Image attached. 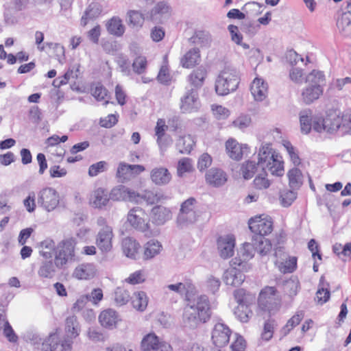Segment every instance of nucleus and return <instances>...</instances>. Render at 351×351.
I'll use <instances>...</instances> for the list:
<instances>
[{"label":"nucleus","instance_id":"nucleus-1","mask_svg":"<svg viewBox=\"0 0 351 351\" xmlns=\"http://www.w3.org/2000/svg\"><path fill=\"white\" fill-rule=\"evenodd\" d=\"M167 287L181 295L186 293L187 304L183 314L184 322L191 326H197L199 323H205L209 320L211 310L208 298L206 295H201L191 298L188 295L189 291L193 289L191 282L172 284L167 285Z\"/></svg>","mask_w":351,"mask_h":351},{"label":"nucleus","instance_id":"nucleus-2","mask_svg":"<svg viewBox=\"0 0 351 351\" xmlns=\"http://www.w3.org/2000/svg\"><path fill=\"white\" fill-rule=\"evenodd\" d=\"M249 228L254 234L253 240L258 245L259 254L262 256L267 255L271 250L270 241L265 236L270 234L273 230V224L271 219L256 217L249 220Z\"/></svg>","mask_w":351,"mask_h":351},{"label":"nucleus","instance_id":"nucleus-3","mask_svg":"<svg viewBox=\"0 0 351 351\" xmlns=\"http://www.w3.org/2000/svg\"><path fill=\"white\" fill-rule=\"evenodd\" d=\"M79 335L77 330H56L42 343L43 351H71L73 339Z\"/></svg>","mask_w":351,"mask_h":351},{"label":"nucleus","instance_id":"nucleus-4","mask_svg":"<svg viewBox=\"0 0 351 351\" xmlns=\"http://www.w3.org/2000/svg\"><path fill=\"white\" fill-rule=\"evenodd\" d=\"M282 157L271 148L269 143L262 145L258 153V166L263 169L267 168L271 173L276 176L284 174L283 161Z\"/></svg>","mask_w":351,"mask_h":351},{"label":"nucleus","instance_id":"nucleus-5","mask_svg":"<svg viewBox=\"0 0 351 351\" xmlns=\"http://www.w3.org/2000/svg\"><path fill=\"white\" fill-rule=\"evenodd\" d=\"M239 84L238 71L231 66H226L221 71L215 82V91L219 95H226L236 90Z\"/></svg>","mask_w":351,"mask_h":351},{"label":"nucleus","instance_id":"nucleus-6","mask_svg":"<svg viewBox=\"0 0 351 351\" xmlns=\"http://www.w3.org/2000/svg\"><path fill=\"white\" fill-rule=\"evenodd\" d=\"M76 242L73 238L60 241L56 247L55 265L62 269L66 263L74 261L75 246Z\"/></svg>","mask_w":351,"mask_h":351},{"label":"nucleus","instance_id":"nucleus-7","mask_svg":"<svg viewBox=\"0 0 351 351\" xmlns=\"http://www.w3.org/2000/svg\"><path fill=\"white\" fill-rule=\"evenodd\" d=\"M37 202L43 209L51 212L59 205V193L52 187H45L38 193Z\"/></svg>","mask_w":351,"mask_h":351},{"label":"nucleus","instance_id":"nucleus-8","mask_svg":"<svg viewBox=\"0 0 351 351\" xmlns=\"http://www.w3.org/2000/svg\"><path fill=\"white\" fill-rule=\"evenodd\" d=\"M127 221L135 230L141 232H150V225L147 215L142 208L136 206L130 209L127 215Z\"/></svg>","mask_w":351,"mask_h":351},{"label":"nucleus","instance_id":"nucleus-9","mask_svg":"<svg viewBox=\"0 0 351 351\" xmlns=\"http://www.w3.org/2000/svg\"><path fill=\"white\" fill-rule=\"evenodd\" d=\"M197 203L194 197H189L182 204L177 221L180 226L191 224L197 221V215L195 211V205Z\"/></svg>","mask_w":351,"mask_h":351},{"label":"nucleus","instance_id":"nucleus-10","mask_svg":"<svg viewBox=\"0 0 351 351\" xmlns=\"http://www.w3.org/2000/svg\"><path fill=\"white\" fill-rule=\"evenodd\" d=\"M113 237L112 228L109 226H105L98 232L96 237V245L103 253L111 251Z\"/></svg>","mask_w":351,"mask_h":351},{"label":"nucleus","instance_id":"nucleus-11","mask_svg":"<svg viewBox=\"0 0 351 351\" xmlns=\"http://www.w3.org/2000/svg\"><path fill=\"white\" fill-rule=\"evenodd\" d=\"M145 171V167L141 165H129L121 162L117 170V177L122 182L130 180L136 175Z\"/></svg>","mask_w":351,"mask_h":351},{"label":"nucleus","instance_id":"nucleus-12","mask_svg":"<svg viewBox=\"0 0 351 351\" xmlns=\"http://www.w3.org/2000/svg\"><path fill=\"white\" fill-rule=\"evenodd\" d=\"M276 289L274 287H267L263 289L258 297V305L265 311L270 312L277 305L276 301Z\"/></svg>","mask_w":351,"mask_h":351},{"label":"nucleus","instance_id":"nucleus-13","mask_svg":"<svg viewBox=\"0 0 351 351\" xmlns=\"http://www.w3.org/2000/svg\"><path fill=\"white\" fill-rule=\"evenodd\" d=\"M138 193L130 189L123 185H119L113 188L110 193V198L113 201H129L138 203L137 199Z\"/></svg>","mask_w":351,"mask_h":351},{"label":"nucleus","instance_id":"nucleus-14","mask_svg":"<svg viewBox=\"0 0 351 351\" xmlns=\"http://www.w3.org/2000/svg\"><path fill=\"white\" fill-rule=\"evenodd\" d=\"M181 102L180 108L182 112L188 113L196 111L199 108L197 90L195 88L189 89Z\"/></svg>","mask_w":351,"mask_h":351},{"label":"nucleus","instance_id":"nucleus-15","mask_svg":"<svg viewBox=\"0 0 351 351\" xmlns=\"http://www.w3.org/2000/svg\"><path fill=\"white\" fill-rule=\"evenodd\" d=\"M254 243L255 241H254L252 237V243L246 242L243 243V247L238 252L240 256L239 258H235L232 260V265H241L243 262H245L252 258L256 252L259 254V250L257 248L258 245Z\"/></svg>","mask_w":351,"mask_h":351},{"label":"nucleus","instance_id":"nucleus-16","mask_svg":"<svg viewBox=\"0 0 351 351\" xmlns=\"http://www.w3.org/2000/svg\"><path fill=\"white\" fill-rule=\"evenodd\" d=\"M235 239L233 236L221 237L217 240V248L219 255L223 259L228 258L234 254Z\"/></svg>","mask_w":351,"mask_h":351},{"label":"nucleus","instance_id":"nucleus-17","mask_svg":"<svg viewBox=\"0 0 351 351\" xmlns=\"http://www.w3.org/2000/svg\"><path fill=\"white\" fill-rule=\"evenodd\" d=\"M207 184L214 187H219L227 181L226 173L221 169L213 167L205 175Z\"/></svg>","mask_w":351,"mask_h":351},{"label":"nucleus","instance_id":"nucleus-18","mask_svg":"<svg viewBox=\"0 0 351 351\" xmlns=\"http://www.w3.org/2000/svg\"><path fill=\"white\" fill-rule=\"evenodd\" d=\"M226 149L230 158L235 160H239L248 149L246 144H239L236 140L230 138L226 143Z\"/></svg>","mask_w":351,"mask_h":351},{"label":"nucleus","instance_id":"nucleus-19","mask_svg":"<svg viewBox=\"0 0 351 351\" xmlns=\"http://www.w3.org/2000/svg\"><path fill=\"white\" fill-rule=\"evenodd\" d=\"M172 215L169 209L162 206H154L151 211V219L153 223L162 226L171 219Z\"/></svg>","mask_w":351,"mask_h":351},{"label":"nucleus","instance_id":"nucleus-20","mask_svg":"<svg viewBox=\"0 0 351 351\" xmlns=\"http://www.w3.org/2000/svg\"><path fill=\"white\" fill-rule=\"evenodd\" d=\"M267 84L261 78L256 77L250 87L251 93L256 101H263L267 95Z\"/></svg>","mask_w":351,"mask_h":351},{"label":"nucleus","instance_id":"nucleus-21","mask_svg":"<svg viewBox=\"0 0 351 351\" xmlns=\"http://www.w3.org/2000/svg\"><path fill=\"white\" fill-rule=\"evenodd\" d=\"M121 319L117 311L108 308L101 312L99 321L103 327H117V324Z\"/></svg>","mask_w":351,"mask_h":351},{"label":"nucleus","instance_id":"nucleus-22","mask_svg":"<svg viewBox=\"0 0 351 351\" xmlns=\"http://www.w3.org/2000/svg\"><path fill=\"white\" fill-rule=\"evenodd\" d=\"M244 274L235 267L227 269L223 274V280L228 285L239 287L245 280Z\"/></svg>","mask_w":351,"mask_h":351},{"label":"nucleus","instance_id":"nucleus-23","mask_svg":"<svg viewBox=\"0 0 351 351\" xmlns=\"http://www.w3.org/2000/svg\"><path fill=\"white\" fill-rule=\"evenodd\" d=\"M140 247V244L132 237L124 238L122 241L123 252L130 258H137Z\"/></svg>","mask_w":351,"mask_h":351},{"label":"nucleus","instance_id":"nucleus-24","mask_svg":"<svg viewBox=\"0 0 351 351\" xmlns=\"http://www.w3.org/2000/svg\"><path fill=\"white\" fill-rule=\"evenodd\" d=\"M170 14L171 8L168 3L165 1H160L152 9L150 18L154 22H161V18L169 17Z\"/></svg>","mask_w":351,"mask_h":351},{"label":"nucleus","instance_id":"nucleus-25","mask_svg":"<svg viewBox=\"0 0 351 351\" xmlns=\"http://www.w3.org/2000/svg\"><path fill=\"white\" fill-rule=\"evenodd\" d=\"M152 181L156 185H165L168 184L171 175L169 170L165 167H157L152 170L150 173Z\"/></svg>","mask_w":351,"mask_h":351},{"label":"nucleus","instance_id":"nucleus-26","mask_svg":"<svg viewBox=\"0 0 351 351\" xmlns=\"http://www.w3.org/2000/svg\"><path fill=\"white\" fill-rule=\"evenodd\" d=\"M322 93V87L308 85L302 91V99L306 104H310L317 99Z\"/></svg>","mask_w":351,"mask_h":351},{"label":"nucleus","instance_id":"nucleus-27","mask_svg":"<svg viewBox=\"0 0 351 351\" xmlns=\"http://www.w3.org/2000/svg\"><path fill=\"white\" fill-rule=\"evenodd\" d=\"M200 60V51L198 48H193L189 50L182 58L180 63L184 68H191L198 64Z\"/></svg>","mask_w":351,"mask_h":351},{"label":"nucleus","instance_id":"nucleus-28","mask_svg":"<svg viewBox=\"0 0 351 351\" xmlns=\"http://www.w3.org/2000/svg\"><path fill=\"white\" fill-rule=\"evenodd\" d=\"M325 132L333 134L341 126V117L336 113H330L323 119Z\"/></svg>","mask_w":351,"mask_h":351},{"label":"nucleus","instance_id":"nucleus-29","mask_svg":"<svg viewBox=\"0 0 351 351\" xmlns=\"http://www.w3.org/2000/svg\"><path fill=\"white\" fill-rule=\"evenodd\" d=\"M189 41L193 44L198 45L201 47H209L213 39L210 34L208 31L197 30L195 31L194 34L189 38Z\"/></svg>","mask_w":351,"mask_h":351},{"label":"nucleus","instance_id":"nucleus-30","mask_svg":"<svg viewBox=\"0 0 351 351\" xmlns=\"http://www.w3.org/2000/svg\"><path fill=\"white\" fill-rule=\"evenodd\" d=\"M162 245L155 239H151L147 241L143 247V258L145 260L152 259L158 255L161 250Z\"/></svg>","mask_w":351,"mask_h":351},{"label":"nucleus","instance_id":"nucleus-31","mask_svg":"<svg viewBox=\"0 0 351 351\" xmlns=\"http://www.w3.org/2000/svg\"><path fill=\"white\" fill-rule=\"evenodd\" d=\"M102 12V8L98 3H91L86 10L84 14L81 19V25H87L89 20L97 18Z\"/></svg>","mask_w":351,"mask_h":351},{"label":"nucleus","instance_id":"nucleus-32","mask_svg":"<svg viewBox=\"0 0 351 351\" xmlns=\"http://www.w3.org/2000/svg\"><path fill=\"white\" fill-rule=\"evenodd\" d=\"M106 29L110 34L121 36L125 32V27L118 16H113L106 24Z\"/></svg>","mask_w":351,"mask_h":351},{"label":"nucleus","instance_id":"nucleus-33","mask_svg":"<svg viewBox=\"0 0 351 351\" xmlns=\"http://www.w3.org/2000/svg\"><path fill=\"white\" fill-rule=\"evenodd\" d=\"M206 74V70L203 66H199L193 71L189 76V82L193 86V88H195L197 90L203 85Z\"/></svg>","mask_w":351,"mask_h":351},{"label":"nucleus","instance_id":"nucleus-34","mask_svg":"<svg viewBox=\"0 0 351 351\" xmlns=\"http://www.w3.org/2000/svg\"><path fill=\"white\" fill-rule=\"evenodd\" d=\"M132 304L134 308L140 312H143L148 304V298L145 292H135L131 297Z\"/></svg>","mask_w":351,"mask_h":351},{"label":"nucleus","instance_id":"nucleus-35","mask_svg":"<svg viewBox=\"0 0 351 351\" xmlns=\"http://www.w3.org/2000/svg\"><path fill=\"white\" fill-rule=\"evenodd\" d=\"M195 142L191 135L180 136L176 143V148L180 154H189Z\"/></svg>","mask_w":351,"mask_h":351},{"label":"nucleus","instance_id":"nucleus-36","mask_svg":"<svg viewBox=\"0 0 351 351\" xmlns=\"http://www.w3.org/2000/svg\"><path fill=\"white\" fill-rule=\"evenodd\" d=\"M231 330H213L212 341L213 344L219 348L225 346L230 339Z\"/></svg>","mask_w":351,"mask_h":351},{"label":"nucleus","instance_id":"nucleus-37","mask_svg":"<svg viewBox=\"0 0 351 351\" xmlns=\"http://www.w3.org/2000/svg\"><path fill=\"white\" fill-rule=\"evenodd\" d=\"M110 194L106 190L99 188L94 191L93 204L97 208H101L107 204L110 199Z\"/></svg>","mask_w":351,"mask_h":351},{"label":"nucleus","instance_id":"nucleus-38","mask_svg":"<svg viewBox=\"0 0 351 351\" xmlns=\"http://www.w3.org/2000/svg\"><path fill=\"white\" fill-rule=\"evenodd\" d=\"M312 111L311 110H304L300 113V122L301 126V131L304 134L310 132L312 128Z\"/></svg>","mask_w":351,"mask_h":351},{"label":"nucleus","instance_id":"nucleus-39","mask_svg":"<svg viewBox=\"0 0 351 351\" xmlns=\"http://www.w3.org/2000/svg\"><path fill=\"white\" fill-rule=\"evenodd\" d=\"M289 186L293 189H298L302 184V173L298 168H293L287 173Z\"/></svg>","mask_w":351,"mask_h":351},{"label":"nucleus","instance_id":"nucleus-40","mask_svg":"<svg viewBox=\"0 0 351 351\" xmlns=\"http://www.w3.org/2000/svg\"><path fill=\"white\" fill-rule=\"evenodd\" d=\"M56 267L51 258L43 261L38 271V274L41 278H51L56 273Z\"/></svg>","mask_w":351,"mask_h":351},{"label":"nucleus","instance_id":"nucleus-41","mask_svg":"<svg viewBox=\"0 0 351 351\" xmlns=\"http://www.w3.org/2000/svg\"><path fill=\"white\" fill-rule=\"evenodd\" d=\"M95 271L91 265H81L77 267L73 272V276L77 279H89L94 276Z\"/></svg>","mask_w":351,"mask_h":351},{"label":"nucleus","instance_id":"nucleus-42","mask_svg":"<svg viewBox=\"0 0 351 351\" xmlns=\"http://www.w3.org/2000/svg\"><path fill=\"white\" fill-rule=\"evenodd\" d=\"M305 82L309 86H319L322 87L325 82V75L323 72L319 71L313 70L306 77Z\"/></svg>","mask_w":351,"mask_h":351},{"label":"nucleus","instance_id":"nucleus-43","mask_svg":"<svg viewBox=\"0 0 351 351\" xmlns=\"http://www.w3.org/2000/svg\"><path fill=\"white\" fill-rule=\"evenodd\" d=\"M145 21L142 13L136 10H130L127 13V22L132 27H142Z\"/></svg>","mask_w":351,"mask_h":351},{"label":"nucleus","instance_id":"nucleus-44","mask_svg":"<svg viewBox=\"0 0 351 351\" xmlns=\"http://www.w3.org/2000/svg\"><path fill=\"white\" fill-rule=\"evenodd\" d=\"M173 319L172 317L164 312L158 313L153 321L152 327L168 328L171 326Z\"/></svg>","mask_w":351,"mask_h":351},{"label":"nucleus","instance_id":"nucleus-45","mask_svg":"<svg viewBox=\"0 0 351 351\" xmlns=\"http://www.w3.org/2000/svg\"><path fill=\"white\" fill-rule=\"evenodd\" d=\"M319 289L316 293L317 301L321 304L326 302L330 298L329 284L324 282V277L322 276L319 280Z\"/></svg>","mask_w":351,"mask_h":351},{"label":"nucleus","instance_id":"nucleus-46","mask_svg":"<svg viewBox=\"0 0 351 351\" xmlns=\"http://www.w3.org/2000/svg\"><path fill=\"white\" fill-rule=\"evenodd\" d=\"M160 340L154 333L147 335L141 341V349L143 351H153Z\"/></svg>","mask_w":351,"mask_h":351},{"label":"nucleus","instance_id":"nucleus-47","mask_svg":"<svg viewBox=\"0 0 351 351\" xmlns=\"http://www.w3.org/2000/svg\"><path fill=\"white\" fill-rule=\"evenodd\" d=\"M91 94L97 101H104V105L109 103L108 99L110 96L108 90L101 84H97L95 87L91 88Z\"/></svg>","mask_w":351,"mask_h":351},{"label":"nucleus","instance_id":"nucleus-48","mask_svg":"<svg viewBox=\"0 0 351 351\" xmlns=\"http://www.w3.org/2000/svg\"><path fill=\"white\" fill-rule=\"evenodd\" d=\"M162 197V195L160 193L153 191H145L143 193H138L137 199L139 200L138 203L142 200L147 202V204H154L158 203Z\"/></svg>","mask_w":351,"mask_h":351},{"label":"nucleus","instance_id":"nucleus-49","mask_svg":"<svg viewBox=\"0 0 351 351\" xmlns=\"http://www.w3.org/2000/svg\"><path fill=\"white\" fill-rule=\"evenodd\" d=\"M41 250H40V254L45 259H51L54 254L56 253L55 243L53 240L46 239L40 243Z\"/></svg>","mask_w":351,"mask_h":351},{"label":"nucleus","instance_id":"nucleus-50","mask_svg":"<svg viewBox=\"0 0 351 351\" xmlns=\"http://www.w3.org/2000/svg\"><path fill=\"white\" fill-rule=\"evenodd\" d=\"M257 169V164L254 161H247L242 164L240 173L245 180H249L252 178Z\"/></svg>","mask_w":351,"mask_h":351},{"label":"nucleus","instance_id":"nucleus-51","mask_svg":"<svg viewBox=\"0 0 351 351\" xmlns=\"http://www.w3.org/2000/svg\"><path fill=\"white\" fill-rule=\"evenodd\" d=\"M189 158H182L178 162L177 166V174L179 177H182L184 173L193 171V162Z\"/></svg>","mask_w":351,"mask_h":351},{"label":"nucleus","instance_id":"nucleus-52","mask_svg":"<svg viewBox=\"0 0 351 351\" xmlns=\"http://www.w3.org/2000/svg\"><path fill=\"white\" fill-rule=\"evenodd\" d=\"M348 12H343L337 21V27L341 33H348L350 29L351 19Z\"/></svg>","mask_w":351,"mask_h":351},{"label":"nucleus","instance_id":"nucleus-53","mask_svg":"<svg viewBox=\"0 0 351 351\" xmlns=\"http://www.w3.org/2000/svg\"><path fill=\"white\" fill-rule=\"evenodd\" d=\"M234 314L241 322H247L252 312L247 304L238 305L234 311Z\"/></svg>","mask_w":351,"mask_h":351},{"label":"nucleus","instance_id":"nucleus-54","mask_svg":"<svg viewBox=\"0 0 351 351\" xmlns=\"http://www.w3.org/2000/svg\"><path fill=\"white\" fill-rule=\"evenodd\" d=\"M114 302L118 306L125 304L131 298L129 292L121 287H117L114 293Z\"/></svg>","mask_w":351,"mask_h":351},{"label":"nucleus","instance_id":"nucleus-55","mask_svg":"<svg viewBox=\"0 0 351 351\" xmlns=\"http://www.w3.org/2000/svg\"><path fill=\"white\" fill-rule=\"evenodd\" d=\"M267 173L265 169L258 174L254 180V187L257 189L262 190L269 187L271 183L267 178Z\"/></svg>","mask_w":351,"mask_h":351},{"label":"nucleus","instance_id":"nucleus-56","mask_svg":"<svg viewBox=\"0 0 351 351\" xmlns=\"http://www.w3.org/2000/svg\"><path fill=\"white\" fill-rule=\"evenodd\" d=\"M297 193L291 190H283L280 193V200L284 207L289 206L296 199Z\"/></svg>","mask_w":351,"mask_h":351},{"label":"nucleus","instance_id":"nucleus-57","mask_svg":"<svg viewBox=\"0 0 351 351\" xmlns=\"http://www.w3.org/2000/svg\"><path fill=\"white\" fill-rule=\"evenodd\" d=\"M147 64V62L145 56H138L132 63L133 71L138 75L143 74L145 72Z\"/></svg>","mask_w":351,"mask_h":351},{"label":"nucleus","instance_id":"nucleus-58","mask_svg":"<svg viewBox=\"0 0 351 351\" xmlns=\"http://www.w3.org/2000/svg\"><path fill=\"white\" fill-rule=\"evenodd\" d=\"M300 288L299 282L296 280L289 279L284 284L285 292L290 297L296 295Z\"/></svg>","mask_w":351,"mask_h":351},{"label":"nucleus","instance_id":"nucleus-59","mask_svg":"<svg viewBox=\"0 0 351 351\" xmlns=\"http://www.w3.org/2000/svg\"><path fill=\"white\" fill-rule=\"evenodd\" d=\"M108 163L106 161H99L89 167L88 175L90 177L97 176L99 173L107 170Z\"/></svg>","mask_w":351,"mask_h":351},{"label":"nucleus","instance_id":"nucleus-60","mask_svg":"<svg viewBox=\"0 0 351 351\" xmlns=\"http://www.w3.org/2000/svg\"><path fill=\"white\" fill-rule=\"evenodd\" d=\"M168 128L165 125V120L160 119L158 120L155 128L156 135L157 136V142L160 146L162 145V137L165 136V130Z\"/></svg>","mask_w":351,"mask_h":351},{"label":"nucleus","instance_id":"nucleus-61","mask_svg":"<svg viewBox=\"0 0 351 351\" xmlns=\"http://www.w3.org/2000/svg\"><path fill=\"white\" fill-rule=\"evenodd\" d=\"M87 337L92 341L97 343L106 341L108 335L106 332L102 330H88Z\"/></svg>","mask_w":351,"mask_h":351},{"label":"nucleus","instance_id":"nucleus-62","mask_svg":"<svg viewBox=\"0 0 351 351\" xmlns=\"http://www.w3.org/2000/svg\"><path fill=\"white\" fill-rule=\"evenodd\" d=\"M283 145L286 149L287 152H288L289 156L293 163L295 165H299L300 164V158L298 153L295 152V148L292 145V144L289 141H285L283 143Z\"/></svg>","mask_w":351,"mask_h":351},{"label":"nucleus","instance_id":"nucleus-63","mask_svg":"<svg viewBox=\"0 0 351 351\" xmlns=\"http://www.w3.org/2000/svg\"><path fill=\"white\" fill-rule=\"evenodd\" d=\"M341 128L344 132L351 134V111H345L341 117Z\"/></svg>","mask_w":351,"mask_h":351},{"label":"nucleus","instance_id":"nucleus-64","mask_svg":"<svg viewBox=\"0 0 351 351\" xmlns=\"http://www.w3.org/2000/svg\"><path fill=\"white\" fill-rule=\"evenodd\" d=\"M212 164V158L211 156L207 154L204 153L200 156L197 161V169L200 171H204L208 167H210Z\"/></svg>","mask_w":351,"mask_h":351}]
</instances>
